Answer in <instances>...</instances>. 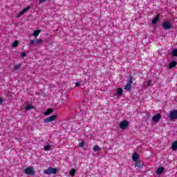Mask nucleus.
I'll return each instance as SVG.
<instances>
[{
    "label": "nucleus",
    "mask_w": 177,
    "mask_h": 177,
    "mask_svg": "<svg viewBox=\"0 0 177 177\" xmlns=\"http://www.w3.org/2000/svg\"><path fill=\"white\" fill-rule=\"evenodd\" d=\"M45 1H46V0H39V5H42L43 2H45ZM49 1H52V0H49Z\"/></svg>",
    "instance_id": "32"
},
{
    "label": "nucleus",
    "mask_w": 177,
    "mask_h": 177,
    "mask_svg": "<svg viewBox=\"0 0 177 177\" xmlns=\"http://www.w3.org/2000/svg\"><path fill=\"white\" fill-rule=\"evenodd\" d=\"M20 67H21V64H17V65H15V66H14V70H15V71L19 70V68H20Z\"/></svg>",
    "instance_id": "27"
},
{
    "label": "nucleus",
    "mask_w": 177,
    "mask_h": 177,
    "mask_svg": "<svg viewBox=\"0 0 177 177\" xmlns=\"http://www.w3.org/2000/svg\"><path fill=\"white\" fill-rule=\"evenodd\" d=\"M171 55L174 57H177V48L176 49H174L171 52Z\"/></svg>",
    "instance_id": "21"
},
{
    "label": "nucleus",
    "mask_w": 177,
    "mask_h": 177,
    "mask_svg": "<svg viewBox=\"0 0 177 177\" xmlns=\"http://www.w3.org/2000/svg\"><path fill=\"white\" fill-rule=\"evenodd\" d=\"M39 32H41V30H37L33 32V37H38L39 35Z\"/></svg>",
    "instance_id": "23"
},
{
    "label": "nucleus",
    "mask_w": 177,
    "mask_h": 177,
    "mask_svg": "<svg viewBox=\"0 0 177 177\" xmlns=\"http://www.w3.org/2000/svg\"><path fill=\"white\" fill-rule=\"evenodd\" d=\"M177 62L176 61H172L169 64V68L171 69L174 68V67H176Z\"/></svg>",
    "instance_id": "12"
},
{
    "label": "nucleus",
    "mask_w": 177,
    "mask_h": 177,
    "mask_svg": "<svg viewBox=\"0 0 177 177\" xmlns=\"http://www.w3.org/2000/svg\"><path fill=\"white\" fill-rule=\"evenodd\" d=\"M134 165H135V167H138V168H142V167H143L142 163L139 161H136Z\"/></svg>",
    "instance_id": "18"
},
{
    "label": "nucleus",
    "mask_w": 177,
    "mask_h": 177,
    "mask_svg": "<svg viewBox=\"0 0 177 177\" xmlns=\"http://www.w3.org/2000/svg\"><path fill=\"white\" fill-rule=\"evenodd\" d=\"M84 145H85V142H84V141H82V142L79 144L80 147H84Z\"/></svg>",
    "instance_id": "29"
},
{
    "label": "nucleus",
    "mask_w": 177,
    "mask_h": 177,
    "mask_svg": "<svg viewBox=\"0 0 177 177\" xmlns=\"http://www.w3.org/2000/svg\"><path fill=\"white\" fill-rule=\"evenodd\" d=\"M124 91H127V92H129L131 91H132V85L131 84H127L124 86Z\"/></svg>",
    "instance_id": "11"
},
{
    "label": "nucleus",
    "mask_w": 177,
    "mask_h": 177,
    "mask_svg": "<svg viewBox=\"0 0 177 177\" xmlns=\"http://www.w3.org/2000/svg\"><path fill=\"white\" fill-rule=\"evenodd\" d=\"M24 172L26 175H35V169H34V167H28L24 169Z\"/></svg>",
    "instance_id": "2"
},
{
    "label": "nucleus",
    "mask_w": 177,
    "mask_h": 177,
    "mask_svg": "<svg viewBox=\"0 0 177 177\" xmlns=\"http://www.w3.org/2000/svg\"><path fill=\"white\" fill-rule=\"evenodd\" d=\"M27 10H30V7H26V8H24L20 12L17 14L16 18L19 19V17H21V16H23V15H24V13H26V12H27Z\"/></svg>",
    "instance_id": "6"
},
{
    "label": "nucleus",
    "mask_w": 177,
    "mask_h": 177,
    "mask_svg": "<svg viewBox=\"0 0 177 177\" xmlns=\"http://www.w3.org/2000/svg\"><path fill=\"white\" fill-rule=\"evenodd\" d=\"M26 110L28 111V110H32V109H34V106L30 104V105H28L26 108Z\"/></svg>",
    "instance_id": "26"
},
{
    "label": "nucleus",
    "mask_w": 177,
    "mask_h": 177,
    "mask_svg": "<svg viewBox=\"0 0 177 177\" xmlns=\"http://www.w3.org/2000/svg\"><path fill=\"white\" fill-rule=\"evenodd\" d=\"M160 120H161V114H160V113H158V114L153 115L152 118V121L153 122H158V121Z\"/></svg>",
    "instance_id": "8"
},
{
    "label": "nucleus",
    "mask_w": 177,
    "mask_h": 177,
    "mask_svg": "<svg viewBox=\"0 0 177 177\" xmlns=\"http://www.w3.org/2000/svg\"><path fill=\"white\" fill-rule=\"evenodd\" d=\"M147 86H153V81L151 80L148 81Z\"/></svg>",
    "instance_id": "28"
},
{
    "label": "nucleus",
    "mask_w": 177,
    "mask_h": 177,
    "mask_svg": "<svg viewBox=\"0 0 177 177\" xmlns=\"http://www.w3.org/2000/svg\"><path fill=\"white\" fill-rule=\"evenodd\" d=\"M160 20V14H158L151 21V24H157Z\"/></svg>",
    "instance_id": "9"
},
{
    "label": "nucleus",
    "mask_w": 177,
    "mask_h": 177,
    "mask_svg": "<svg viewBox=\"0 0 177 177\" xmlns=\"http://www.w3.org/2000/svg\"><path fill=\"white\" fill-rule=\"evenodd\" d=\"M162 172H164V167H158V169H156V174H158V175H160L162 174Z\"/></svg>",
    "instance_id": "13"
},
{
    "label": "nucleus",
    "mask_w": 177,
    "mask_h": 177,
    "mask_svg": "<svg viewBox=\"0 0 177 177\" xmlns=\"http://www.w3.org/2000/svg\"><path fill=\"white\" fill-rule=\"evenodd\" d=\"M53 111V109H48L44 113V115H50V113Z\"/></svg>",
    "instance_id": "15"
},
{
    "label": "nucleus",
    "mask_w": 177,
    "mask_h": 177,
    "mask_svg": "<svg viewBox=\"0 0 177 177\" xmlns=\"http://www.w3.org/2000/svg\"><path fill=\"white\" fill-rule=\"evenodd\" d=\"M36 41H37V45L39 44H42V39H37Z\"/></svg>",
    "instance_id": "30"
},
{
    "label": "nucleus",
    "mask_w": 177,
    "mask_h": 177,
    "mask_svg": "<svg viewBox=\"0 0 177 177\" xmlns=\"http://www.w3.org/2000/svg\"><path fill=\"white\" fill-rule=\"evenodd\" d=\"M18 45H19V41L15 40L12 44V48H17Z\"/></svg>",
    "instance_id": "24"
},
{
    "label": "nucleus",
    "mask_w": 177,
    "mask_h": 177,
    "mask_svg": "<svg viewBox=\"0 0 177 177\" xmlns=\"http://www.w3.org/2000/svg\"><path fill=\"white\" fill-rule=\"evenodd\" d=\"M2 103H3V99L0 98V105L2 104Z\"/></svg>",
    "instance_id": "34"
},
{
    "label": "nucleus",
    "mask_w": 177,
    "mask_h": 177,
    "mask_svg": "<svg viewBox=\"0 0 177 177\" xmlns=\"http://www.w3.org/2000/svg\"><path fill=\"white\" fill-rule=\"evenodd\" d=\"M135 80V78L133 77V76L130 75L129 76V80H127V84H130V85H132V84H133V81Z\"/></svg>",
    "instance_id": "14"
},
{
    "label": "nucleus",
    "mask_w": 177,
    "mask_h": 177,
    "mask_svg": "<svg viewBox=\"0 0 177 177\" xmlns=\"http://www.w3.org/2000/svg\"><path fill=\"white\" fill-rule=\"evenodd\" d=\"M171 149L174 151L177 150V140L174 141L171 145Z\"/></svg>",
    "instance_id": "16"
},
{
    "label": "nucleus",
    "mask_w": 177,
    "mask_h": 177,
    "mask_svg": "<svg viewBox=\"0 0 177 177\" xmlns=\"http://www.w3.org/2000/svg\"><path fill=\"white\" fill-rule=\"evenodd\" d=\"M169 118L171 121L177 120V110H174L170 113Z\"/></svg>",
    "instance_id": "7"
},
{
    "label": "nucleus",
    "mask_w": 177,
    "mask_h": 177,
    "mask_svg": "<svg viewBox=\"0 0 177 177\" xmlns=\"http://www.w3.org/2000/svg\"><path fill=\"white\" fill-rule=\"evenodd\" d=\"M50 149H52V145H47L44 146V151H49V150H50Z\"/></svg>",
    "instance_id": "17"
},
{
    "label": "nucleus",
    "mask_w": 177,
    "mask_h": 177,
    "mask_svg": "<svg viewBox=\"0 0 177 177\" xmlns=\"http://www.w3.org/2000/svg\"><path fill=\"white\" fill-rule=\"evenodd\" d=\"M129 127V122L127 120H123L119 124V127L121 129H127V127Z\"/></svg>",
    "instance_id": "5"
},
{
    "label": "nucleus",
    "mask_w": 177,
    "mask_h": 177,
    "mask_svg": "<svg viewBox=\"0 0 177 177\" xmlns=\"http://www.w3.org/2000/svg\"><path fill=\"white\" fill-rule=\"evenodd\" d=\"M21 57H27V54L25 52L21 53Z\"/></svg>",
    "instance_id": "31"
},
{
    "label": "nucleus",
    "mask_w": 177,
    "mask_h": 177,
    "mask_svg": "<svg viewBox=\"0 0 177 177\" xmlns=\"http://www.w3.org/2000/svg\"><path fill=\"white\" fill-rule=\"evenodd\" d=\"M162 28H164V30H171L172 28V25H171V22H169V21H165L163 22L162 25Z\"/></svg>",
    "instance_id": "4"
},
{
    "label": "nucleus",
    "mask_w": 177,
    "mask_h": 177,
    "mask_svg": "<svg viewBox=\"0 0 177 177\" xmlns=\"http://www.w3.org/2000/svg\"><path fill=\"white\" fill-rule=\"evenodd\" d=\"M102 150V148H100V147H99L98 145H95L93 147V151H99Z\"/></svg>",
    "instance_id": "20"
},
{
    "label": "nucleus",
    "mask_w": 177,
    "mask_h": 177,
    "mask_svg": "<svg viewBox=\"0 0 177 177\" xmlns=\"http://www.w3.org/2000/svg\"><path fill=\"white\" fill-rule=\"evenodd\" d=\"M75 169H72L70 171H69V174L71 175V176H74V175H75Z\"/></svg>",
    "instance_id": "22"
},
{
    "label": "nucleus",
    "mask_w": 177,
    "mask_h": 177,
    "mask_svg": "<svg viewBox=\"0 0 177 177\" xmlns=\"http://www.w3.org/2000/svg\"><path fill=\"white\" fill-rule=\"evenodd\" d=\"M57 118V115H53L46 118L44 120V124H48L49 122H52V121H55Z\"/></svg>",
    "instance_id": "3"
},
{
    "label": "nucleus",
    "mask_w": 177,
    "mask_h": 177,
    "mask_svg": "<svg viewBox=\"0 0 177 177\" xmlns=\"http://www.w3.org/2000/svg\"><path fill=\"white\" fill-rule=\"evenodd\" d=\"M122 92H124V91L122 90V88H118L117 89V94H118L119 96H121V95H122Z\"/></svg>",
    "instance_id": "19"
},
{
    "label": "nucleus",
    "mask_w": 177,
    "mask_h": 177,
    "mask_svg": "<svg viewBox=\"0 0 177 177\" xmlns=\"http://www.w3.org/2000/svg\"><path fill=\"white\" fill-rule=\"evenodd\" d=\"M44 174L45 175H52V174L56 175V174H57V169L50 167L47 169H45L44 171Z\"/></svg>",
    "instance_id": "1"
},
{
    "label": "nucleus",
    "mask_w": 177,
    "mask_h": 177,
    "mask_svg": "<svg viewBox=\"0 0 177 177\" xmlns=\"http://www.w3.org/2000/svg\"><path fill=\"white\" fill-rule=\"evenodd\" d=\"M30 45H38L37 43V39H31L30 40Z\"/></svg>",
    "instance_id": "25"
},
{
    "label": "nucleus",
    "mask_w": 177,
    "mask_h": 177,
    "mask_svg": "<svg viewBox=\"0 0 177 177\" xmlns=\"http://www.w3.org/2000/svg\"><path fill=\"white\" fill-rule=\"evenodd\" d=\"M80 85H81V83H80V82H77L75 84V86H80Z\"/></svg>",
    "instance_id": "33"
},
{
    "label": "nucleus",
    "mask_w": 177,
    "mask_h": 177,
    "mask_svg": "<svg viewBox=\"0 0 177 177\" xmlns=\"http://www.w3.org/2000/svg\"><path fill=\"white\" fill-rule=\"evenodd\" d=\"M139 158H140V156H139V154H138V153L135 152L132 156L133 161L136 162L139 160Z\"/></svg>",
    "instance_id": "10"
}]
</instances>
